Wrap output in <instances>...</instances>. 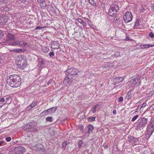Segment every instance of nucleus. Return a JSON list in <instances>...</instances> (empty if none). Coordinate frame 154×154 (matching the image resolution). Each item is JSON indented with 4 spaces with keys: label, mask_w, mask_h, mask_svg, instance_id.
Wrapping results in <instances>:
<instances>
[{
    "label": "nucleus",
    "mask_w": 154,
    "mask_h": 154,
    "mask_svg": "<svg viewBox=\"0 0 154 154\" xmlns=\"http://www.w3.org/2000/svg\"><path fill=\"white\" fill-rule=\"evenodd\" d=\"M83 143V141L82 140H80L78 143V146L79 148H81L82 147V144Z\"/></svg>",
    "instance_id": "nucleus-29"
},
{
    "label": "nucleus",
    "mask_w": 154,
    "mask_h": 154,
    "mask_svg": "<svg viewBox=\"0 0 154 154\" xmlns=\"http://www.w3.org/2000/svg\"><path fill=\"white\" fill-rule=\"evenodd\" d=\"M84 127L82 125H78V129L80 131H82L84 129Z\"/></svg>",
    "instance_id": "nucleus-34"
},
{
    "label": "nucleus",
    "mask_w": 154,
    "mask_h": 154,
    "mask_svg": "<svg viewBox=\"0 0 154 154\" xmlns=\"http://www.w3.org/2000/svg\"><path fill=\"white\" fill-rule=\"evenodd\" d=\"M116 13H114V11L109 9L108 14L111 17H114Z\"/></svg>",
    "instance_id": "nucleus-19"
},
{
    "label": "nucleus",
    "mask_w": 154,
    "mask_h": 154,
    "mask_svg": "<svg viewBox=\"0 0 154 154\" xmlns=\"http://www.w3.org/2000/svg\"><path fill=\"white\" fill-rule=\"evenodd\" d=\"M52 118L51 117L49 116L47 117L46 118V120L47 121H48L49 122H51L52 121Z\"/></svg>",
    "instance_id": "nucleus-31"
},
{
    "label": "nucleus",
    "mask_w": 154,
    "mask_h": 154,
    "mask_svg": "<svg viewBox=\"0 0 154 154\" xmlns=\"http://www.w3.org/2000/svg\"><path fill=\"white\" fill-rule=\"evenodd\" d=\"M109 9L114 11V13H116L119 10V6L117 5L112 4Z\"/></svg>",
    "instance_id": "nucleus-15"
},
{
    "label": "nucleus",
    "mask_w": 154,
    "mask_h": 154,
    "mask_svg": "<svg viewBox=\"0 0 154 154\" xmlns=\"http://www.w3.org/2000/svg\"><path fill=\"white\" fill-rule=\"evenodd\" d=\"M67 72L68 73L72 75H77L78 73L79 72L77 69L75 68H71L68 69L67 70Z\"/></svg>",
    "instance_id": "nucleus-12"
},
{
    "label": "nucleus",
    "mask_w": 154,
    "mask_h": 154,
    "mask_svg": "<svg viewBox=\"0 0 154 154\" xmlns=\"http://www.w3.org/2000/svg\"><path fill=\"white\" fill-rule=\"evenodd\" d=\"M132 137V138L133 139L134 138V137Z\"/></svg>",
    "instance_id": "nucleus-57"
},
{
    "label": "nucleus",
    "mask_w": 154,
    "mask_h": 154,
    "mask_svg": "<svg viewBox=\"0 0 154 154\" xmlns=\"http://www.w3.org/2000/svg\"><path fill=\"white\" fill-rule=\"evenodd\" d=\"M8 1V0H0V4H4L7 3Z\"/></svg>",
    "instance_id": "nucleus-26"
},
{
    "label": "nucleus",
    "mask_w": 154,
    "mask_h": 154,
    "mask_svg": "<svg viewBox=\"0 0 154 154\" xmlns=\"http://www.w3.org/2000/svg\"><path fill=\"white\" fill-rule=\"evenodd\" d=\"M98 106V105L97 104L92 107V111L93 113H94L96 112L97 108Z\"/></svg>",
    "instance_id": "nucleus-24"
},
{
    "label": "nucleus",
    "mask_w": 154,
    "mask_h": 154,
    "mask_svg": "<svg viewBox=\"0 0 154 154\" xmlns=\"http://www.w3.org/2000/svg\"><path fill=\"white\" fill-rule=\"evenodd\" d=\"M45 1V0H37V2L40 4H43Z\"/></svg>",
    "instance_id": "nucleus-37"
},
{
    "label": "nucleus",
    "mask_w": 154,
    "mask_h": 154,
    "mask_svg": "<svg viewBox=\"0 0 154 154\" xmlns=\"http://www.w3.org/2000/svg\"><path fill=\"white\" fill-rule=\"evenodd\" d=\"M86 19L88 20L87 23L90 26L94 29H95L96 28V26L93 24L92 22L90 20L88 19Z\"/></svg>",
    "instance_id": "nucleus-17"
},
{
    "label": "nucleus",
    "mask_w": 154,
    "mask_h": 154,
    "mask_svg": "<svg viewBox=\"0 0 154 154\" xmlns=\"http://www.w3.org/2000/svg\"><path fill=\"white\" fill-rule=\"evenodd\" d=\"M123 98L122 97H120L118 100V101L119 102H121L123 101Z\"/></svg>",
    "instance_id": "nucleus-43"
},
{
    "label": "nucleus",
    "mask_w": 154,
    "mask_h": 154,
    "mask_svg": "<svg viewBox=\"0 0 154 154\" xmlns=\"http://www.w3.org/2000/svg\"><path fill=\"white\" fill-rule=\"evenodd\" d=\"M148 94H148V96L149 97H151L152 95L154 94V93H152V92H151L149 93Z\"/></svg>",
    "instance_id": "nucleus-46"
},
{
    "label": "nucleus",
    "mask_w": 154,
    "mask_h": 154,
    "mask_svg": "<svg viewBox=\"0 0 154 154\" xmlns=\"http://www.w3.org/2000/svg\"><path fill=\"white\" fill-rule=\"evenodd\" d=\"M22 2L25 4H28L29 3L30 0H20Z\"/></svg>",
    "instance_id": "nucleus-28"
},
{
    "label": "nucleus",
    "mask_w": 154,
    "mask_h": 154,
    "mask_svg": "<svg viewBox=\"0 0 154 154\" xmlns=\"http://www.w3.org/2000/svg\"><path fill=\"white\" fill-rule=\"evenodd\" d=\"M130 40H131V39L129 38L128 37H126L125 39V41H128Z\"/></svg>",
    "instance_id": "nucleus-51"
},
{
    "label": "nucleus",
    "mask_w": 154,
    "mask_h": 154,
    "mask_svg": "<svg viewBox=\"0 0 154 154\" xmlns=\"http://www.w3.org/2000/svg\"><path fill=\"white\" fill-rule=\"evenodd\" d=\"M14 149L17 154H24L26 151L25 149L21 146L16 147Z\"/></svg>",
    "instance_id": "nucleus-9"
},
{
    "label": "nucleus",
    "mask_w": 154,
    "mask_h": 154,
    "mask_svg": "<svg viewBox=\"0 0 154 154\" xmlns=\"http://www.w3.org/2000/svg\"><path fill=\"white\" fill-rule=\"evenodd\" d=\"M154 46V45H151L149 44H142L140 45V47L141 48H145L150 47Z\"/></svg>",
    "instance_id": "nucleus-16"
},
{
    "label": "nucleus",
    "mask_w": 154,
    "mask_h": 154,
    "mask_svg": "<svg viewBox=\"0 0 154 154\" xmlns=\"http://www.w3.org/2000/svg\"><path fill=\"white\" fill-rule=\"evenodd\" d=\"M51 48L53 49H58L60 48V45L56 41H53L52 42Z\"/></svg>",
    "instance_id": "nucleus-14"
},
{
    "label": "nucleus",
    "mask_w": 154,
    "mask_h": 154,
    "mask_svg": "<svg viewBox=\"0 0 154 154\" xmlns=\"http://www.w3.org/2000/svg\"><path fill=\"white\" fill-rule=\"evenodd\" d=\"M78 22L80 23L81 24H82L83 26L84 27L85 26V23H84V21H83L80 18H78V20H77Z\"/></svg>",
    "instance_id": "nucleus-25"
},
{
    "label": "nucleus",
    "mask_w": 154,
    "mask_h": 154,
    "mask_svg": "<svg viewBox=\"0 0 154 154\" xmlns=\"http://www.w3.org/2000/svg\"><path fill=\"white\" fill-rule=\"evenodd\" d=\"M9 154H17V152L15 151V150L14 149L13 150L11 151L10 152Z\"/></svg>",
    "instance_id": "nucleus-38"
},
{
    "label": "nucleus",
    "mask_w": 154,
    "mask_h": 154,
    "mask_svg": "<svg viewBox=\"0 0 154 154\" xmlns=\"http://www.w3.org/2000/svg\"><path fill=\"white\" fill-rule=\"evenodd\" d=\"M125 79L124 77H117L114 79V85H116L122 82Z\"/></svg>",
    "instance_id": "nucleus-13"
},
{
    "label": "nucleus",
    "mask_w": 154,
    "mask_h": 154,
    "mask_svg": "<svg viewBox=\"0 0 154 154\" xmlns=\"http://www.w3.org/2000/svg\"><path fill=\"white\" fill-rule=\"evenodd\" d=\"M96 117H89L88 119V120L90 121H94L95 120Z\"/></svg>",
    "instance_id": "nucleus-30"
},
{
    "label": "nucleus",
    "mask_w": 154,
    "mask_h": 154,
    "mask_svg": "<svg viewBox=\"0 0 154 154\" xmlns=\"http://www.w3.org/2000/svg\"><path fill=\"white\" fill-rule=\"evenodd\" d=\"M7 83L12 87L17 88L21 84L20 77L17 75H11L7 79Z\"/></svg>",
    "instance_id": "nucleus-1"
},
{
    "label": "nucleus",
    "mask_w": 154,
    "mask_h": 154,
    "mask_svg": "<svg viewBox=\"0 0 154 154\" xmlns=\"http://www.w3.org/2000/svg\"><path fill=\"white\" fill-rule=\"evenodd\" d=\"M140 25L139 22L138 20L136 21L134 24V27L135 28H137Z\"/></svg>",
    "instance_id": "nucleus-33"
},
{
    "label": "nucleus",
    "mask_w": 154,
    "mask_h": 154,
    "mask_svg": "<svg viewBox=\"0 0 154 154\" xmlns=\"http://www.w3.org/2000/svg\"><path fill=\"white\" fill-rule=\"evenodd\" d=\"M12 51L17 53H20L22 52L26 51V50L24 49H14L12 50Z\"/></svg>",
    "instance_id": "nucleus-21"
},
{
    "label": "nucleus",
    "mask_w": 154,
    "mask_h": 154,
    "mask_svg": "<svg viewBox=\"0 0 154 154\" xmlns=\"http://www.w3.org/2000/svg\"><path fill=\"white\" fill-rule=\"evenodd\" d=\"M29 105L30 106L31 108L32 109L35 106L36 104L35 103H33L30 104Z\"/></svg>",
    "instance_id": "nucleus-39"
},
{
    "label": "nucleus",
    "mask_w": 154,
    "mask_h": 154,
    "mask_svg": "<svg viewBox=\"0 0 154 154\" xmlns=\"http://www.w3.org/2000/svg\"><path fill=\"white\" fill-rule=\"evenodd\" d=\"M146 103H143L142 104V107H144L145 106H146Z\"/></svg>",
    "instance_id": "nucleus-50"
},
{
    "label": "nucleus",
    "mask_w": 154,
    "mask_h": 154,
    "mask_svg": "<svg viewBox=\"0 0 154 154\" xmlns=\"http://www.w3.org/2000/svg\"><path fill=\"white\" fill-rule=\"evenodd\" d=\"M42 146V145L40 144H38L36 145H35V146L37 147V148H38V147L39 146Z\"/></svg>",
    "instance_id": "nucleus-52"
},
{
    "label": "nucleus",
    "mask_w": 154,
    "mask_h": 154,
    "mask_svg": "<svg viewBox=\"0 0 154 154\" xmlns=\"http://www.w3.org/2000/svg\"><path fill=\"white\" fill-rule=\"evenodd\" d=\"M94 129V127L93 126L91 125H90L88 126V133L90 134L91 132H92V131Z\"/></svg>",
    "instance_id": "nucleus-22"
},
{
    "label": "nucleus",
    "mask_w": 154,
    "mask_h": 154,
    "mask_svg": "<svg viewBox=\"0 0 154 154\" xmlns=\"http://www.w3.org/2000/svg\"><path fill=\"white\" fill-rule=\"evenodd\" d=\"M68 144V142L67 141H64L63 143L62 146L63 148H65L66 147Z\"/></svg>",
    "instance_id": "nucleus-27"
},
{
    "label": "nucleus",
    "mask_w": 154,
    "mask_h": 154,
    "mask_svg": "<svg viewBox=\"0 0 154 154\" xmlns=\"http://www.w3.org/2000/svg\"><path fill=\"white\" fill-rule=\"evenodd\" d=\"M9 45L12 46H18L22 48H27L29 46V45L28 43L23 40L11 42L9 43Z\"/></svg>",
    "instance_id": "nucleus-2"
},
{
    "label": "nucleus",
    "mask_w": 154,
    "mask_h": 154,
    "mask_svg": "<svg viewBox=\"0 0 154 154\" xmlns=\"http://www.w3.org/2000/svg\"><path fill=\"white\" fill-rule=\"evenodd\" d=\"M117 53L118 54H119V52H117Z\"/></svg>",
    "instance_id": "nucleus-58"
},
{
    "label": "nucleus",
    "mask_w": 154,
    "mask_h": 154,
    "mask_svg": "<svg viewBox=\"0 0 154 154\" xmlns=\"http://www.w3.org/2000/svg\"><path fill=\"white\" fill-rule=\"evenodd\" d=\"M148 119L144 118H142L136 127V129L137 130H141L146 126L148 122Z\"/></svg>",
    "instance_id": "nucleus-4"
},
{
    "label": "nucleus",
    "mask_w": 154,
    "mask_h": 154,
    "mask_svg": "<svg viewBox=\"0 0 154 154\" xmlns=\"http://www.w3.org/2000/svg\"><path fill=\"white\" fill-rule=\"evenodd\" d=\"M5 38L6 41L8 42V45H9L10 42H13L14 41H13V40H14L15 38L14 34L9 33L8 34Z\"/></svg>",
    "instance_id": "nucleus-8"
},
{
    "label": "nucleus",
    "mask_w": 154,
    "mask_h": 154,
    "mask_svg": "<svg viewBox=\"0 0 154 154\" xmlns=\"http://www.w3.org/2000/svg\"><path fill=\"white\" fill-rule=\"evenodd\" d=\"M138 115L135 116L132 119L131 121L132 122L134 121L138 118Z\"/></svg>",
    "instance_id": "nucleus-35"
},
{
    "label": "nucleus",
    "mask_w": 154,
    "mask_h": 154,
    "mask_svg": "<svg viewBox=\"0 0 154 154\" xmlns=\"http://www.w3.org/2000/svg\"><path fill=\"white\" fill-rule=\"evenodd\" d=\"M57 108L56 107H52L51 108L47 110H46L43 112L42 113H45V112H50L51 110H54V112H55V111L57 110Z\"/></svg>",
    "instance_id": "nucleus-18"
},
{
    "label": "nucleus",
    "mask_w": 154,
    "mask_h": 154,
    "mask_svg": "<svg viewBox=\"0 0 154 154\" xmlns=\"http://www.w3.org/2000/svg\"><path fill=\"white\" fill-rule=\"evenodd\" d=\"M11 138L10 137H7L5 138V140L7 142H9L11 140Z\"/></svg>",
    "instance_id": "nucleus-41"
},
{
    "label": "nucleus",
    "mask_w": 154,
    "mask_h": 154,
    "mask_svg": "<svg viewBox=\"0 0 154 154\" xmlns=\"http://www.w3.org/2000/svg\"><path fill=\"white\" fill-rule=\"evenodd\" d=\"M31 109H32L31 108V107H30V106L29 105L28 106H27V107L26 110L27 111H28L30 110Z\"/></svg>",
    "instance_id": "nucleus-44"
},
{
    "label": "nucleus",
    "mask_w": 154,
    "mask_h": 154,
    "mask_svg": "<svg viewBox=\"0 0 154 154\" xmlns=\"http://www.w3.org/2000/svg\"><path fill=\"white\" fill-rule=\"evenodd\" d=\"M8 21L7 16L5 15H2L0 16V24L5 25Z\"/></svg>",
    "instance_id": "nucleus-11"
},
{
    "label": "nucleus",
    "mask_w": 154,
    "mask_h": 154,
    "mask_svg": "<svg viewBox=\"0 0 154 154\" xmlns=\"http://www.w3.org/2000/svg\"><path fill=\"white\" fill-rule=\"evenodd\" d=\"M53 112H54V110H51V112H51V113H52Z\"/></svg>",
    "instance_id": "nucleus-56"
},
{
    "label": "nucleus",
    "mask_w": 154,
    "mask_h": 154,
    "mask_svg": "<svg viewBox=\"0 0 154 154\" xmlns=\"http://www.w3.org/2000/svg\"><path fill=\"white\" fill-rule=\"evenodd\" d=\"M147 133L149 135H151L154 131V120H152L147 126Z\"/></svg>",
    "instance_id": "nucleus-6"
},
{
    "label": "nucleus",
    "mask_w": 154,
    "mask_h": 154,
    "mask_svg": "<svg viewBox=\"0 0 154 154\" xmlns=\"http://www.w3.org/2000/svg\"><path fill=\"white\" fill-rule=\"evenodd\" d=\"M5 101V99L4 98H0V102H4Z\"/></svg>",
    "instance_id": "nucleus-49"
},
{
    "label": "nucleus",
    "mask_w": 154,
    "mask_h": 154,
    "mask_svg": "<svg viewBox=\"0 0 154 154\" xmlns=\"http://www.w3.org/2000/svg\"><path fill=\"white\" fill-rule=\"evenodd\" d=\"M72 78L71 77L68 76L66 77L63 80V84L66 86H67L72 83Z\"/></svg>",
    "instance_id": "nucleus-10"
},
{
    "label": "nucleus",
    "mask_w": 154,
    "mask_h": 154,
    "mask_svg": "<svg viewBox=\"0 0 154 154\" xmlns=\"http://www.w3.org/2000/svg\"><path fill=\"white\" fill-rule=\"evenodd\" d=\"M140 79L139 77H137L131 79L129 82H127L129 87L130 88H132L134 87L139 81Z\"/></svg>",
    "instance_id": "nucleus-7"
},
{
    "label": "nucleus",
    "mask_w": 154,
    "mask_h": 154,
    "mask_svg": "<svg viewBox=\"0 0 154 154\" xmlns=\"http://www.w3.org/2000/svg\"><path fill=\"white\" fill-rule=\"evenodd\" d=\"M11 99V97H6L5 98V100L7 104H9L11 102V101H9V100L10 99Z\"/></svg>",
    "instance_id": "nucleus-32"
},
{
    "label": "nucleus",
    "mask_w": 154,
    "mask_h": 154,
    "mask_svg": "<svg viewBox=\"0 0 154 154\" xmlns=\"http://www.w3.org/2000/svg\"><path fill=\"white\" fill-rule=\"evenodd\" d=\"M132 96V94L131 93V91H129L126 96L125 98L127 100L130 99Z\"/></svg>",
    "instance_id": "nucleus-20"
},
{
    "label": "nucleus",
    "mask_w": 154,
    "mask_h": 154,
    "mask_svg": "<svg viewBox=\"0 0 154 154\" xmlns=\"http://www.w3.org/2000/svg\"><path fill=\"white\" fill-rule=\"evenodd\" d=\"M42 49L43 52L46 53H48L49 50L48 48L45 46L42 47Z\"/></svg>",
    "instance_id": "nucleus-23"
},
{
    "label": "nucleus",
    "mask_w": 154,
    "mask_h": 154,
    "mask_svg": "<svg viewBox=\"0 0 154 154\" xmlns=\"http://www.w3.org/2000/svg\"><path fill=\"white\" fill-rule=\"evenodd\" d=\"M49 55L50 57H52L54 56V53L53 52H51L49 54Z\"/></svg>",
    "instance_id": "nucleus-40"
},
{
    "label": "nucleus",
    "mask_w": 154,
    "mask_h": 154,
    "mask_svg": "<svg viewBox=\"0 0 154 154\" xmlns=\"http://www.w3.org/2000/svg\"><path fill=\"white\" fill-rule=\"evenodd\" d=\"M17 64L18 66L20 68H24L26 66L27 62L23 56H20L17 59Z\"/></svg>",
    "instance_id": "nucleus-3"
},
{
    "label": "nucleus",
    "mask_w": 154,
    "mask_h": 154,
    "mask_svg": "<svg viewBox=\"0 0 154 154\" xmlns=\"http://www.w3.org/2000/svg\"><path fill=\"white\" fill-rule=\"evenodd\" d=\"M132 19V15L130 11L126 12L123 16V19L125 23H128L131 22Z\"/></svg>",
    "instance_id": "nucleus-5"
},
{
    "label": "nucleus",
    "mask_w": 154,
    "mask_h": 154,
    "mask_svg": "<svg viewBox=\"0 0 154 154\" xmlns=\"http://www.w3.org/2000/svg\"><path fill=\"white\" fill-rule=\"evenodd\" d=\"M89 2H90V4L91 5H92L93 6H95L96 5V3H94L93 1L91 2H90L89 0Z\"/></svg>",
    "instance_id": "nucleus-45"
},
{
    "label": "nucleus",
    "mask_w": 154,
    "mask_h": 154,
    "mask_svg": "<svg viewBox=\"0 0 154 154\" xmlns=\"http://www.w3.org/2000/svg\"><path fill=\"white\" fill-rule=\"evenodd\" d=\"M6 104L5 103H0V108L2 107L3 106L5 105Z\"/></svg>",
    "instance_id": "nucleus-47"
},
{
    "label": "nucleus",
    "mask_w": 154,
    "mask_h": 154,
    "mask_svg": "<svg viewBox=\"0 0 154 154\" xmlns=\"http://www.w3.org/2000/svg\"><path fill=\"white\" fill-rule=\"evenodd\" d=\"M149 36L151 38H153L154 37V34L152 32H151L149 34Z\"/></svg>",
    "instance_id": "nucleus-42"
},
{
    "label": "nucleus",
    "mask_w": 154,
    "mask_h": 154,
    "mask_svg": "<svg viewBox=\"0 0 154 154\" xmlns=\"http://www.w3.org/2000/svg\"><path fill=\"white\" fill-rule=\"evenodd\" d=\"M152 10L154 12V4L152 5Z\"/></svg>",
    "instance_id": "nucleus-54"
},
{
    "label": "nucleus",
    "mask_w": 154,
    "mask_h": 154,
    "mask_svg": "<svg viewBox=\"0 0 154 154\" xmlns=\"http://www.w3.org/2000/svg\"><path fill=\"white\" fill-rule=\"evenodd\" d=\"M46 27V26H43V27H40V26H37V27H36L35 29V30H37V29H42L45 28Z\"/></svg>",
    "instance_id": "nucleus-36"
},
{
    "label": "nucleus",
    "mask_w": 154,
    "mask_h": 154,
    "mask_svg": "<svg viewBox=\"0 0 154 154\" xmlns=\"http://www.w3.org/2000/svg\"><path fill=\"white\" fill-rule=\"evenodd\" d=\"M116 110L115 109H113L112 111V113L114 115H115L116 114Z\"/></svg>",
    "instance_id": "nucleus-48"
},
{
    "label": "nucleus",
    "mask_w": 154,
    "mask_h": 154,
    "mask_svg": "<svg viewBox=\"0 0 154 154\" xmlns=\"http://www.w3.org/2000/svg\"><path fill=\"white\" fill-rule=\"evenodd\" d=\"M2 58L0 57V64L2 63Z\"/></svg>",
    "instance_id": "nucleus-53"
},
{
    "label": "nucleus",
    "mask_w": 154,
    "mask_h": 154,
    "mask_svg": "<svg viewBox=\"0 0 154 154\" xmlns=\"http://www.w3.org/2000/svg\"><path fill=\"white\" fill-rule=\"evenodd\" d=\"M2 143H3L2 141H1V142H0V146L2 145Z\"/></svg>",
    "instance_id": "nucleus-55"
}]
</instances>
